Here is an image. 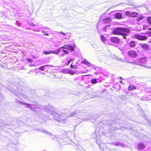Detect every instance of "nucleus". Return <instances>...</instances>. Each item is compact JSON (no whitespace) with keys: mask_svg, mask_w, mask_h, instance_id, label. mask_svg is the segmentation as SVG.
Returning <instances> with one entry per match:
<instances>
[{"mask_svg":"<svg viewBox=\"0 0 151 151\" xmlns=\"http://www.w3.org/2000/svg\"><path fill=\"white\" fill-rule=\"evenodd\" d=\"M129 29L124 27H117L114 29L112 33L114 35H121L124 39H126V37L130 32Z\"/></svg>","mask_w":151,"mask_h":151,"instance_id":"f03ea898","label":"nucleus"},{"mask_svg":"<svg viewBox=\"0 0 151 151\" xmlns=\"http://www.w3.org/2000/svg\"><path fill=\"white\" fill-rule=\"evenodd\" d=\"M120 83H122V81H121L119 82Z\"/></svg>","mask_w":151,"mask_h":151,"instance_id":"3c124183","label":"nucleus"},{"mask_svg":"<svg viewBox=\"0 0 151 151\" xmlns=\"http://www.w3.org/2000/svg\"><path fill=\"white\" fill-rule=\"evenodd\" d=\"M147 92L148 93H150L149 94L150 95H151V90L150 91H147Z\"/></svg>","mask_w":151,"mask_h":151,"instance_id":"37998d69","label":"nucleus"},{"mask_svg":"<svg viewBox=\"0 0 151 151\" xmlns=\"http://www.w3.org/2000/svg\"><path fill=\"white\" fill-rule=\"evenodd\" d=\"M145 100H150V99H148L147 98H146V97H145Z\"/></svg>","mask_w":151,"mask_h":151,"instance_id":"a18cd8bd","label":"nucleus"},{"mask_svg":"<svg viewBox=\"0 0 151 151\" xmlns=\"http://www.w3.org/2000/svg\"><path fill=\"white\" fill-rule=\"evenodd\" d=\"M114 16L115 18L118 19H121L123 18L122 14L121 13H116L114 14Z\"/></svg>","mask_w":151,"mask_h":151,"instance_id":"4468645a","label":"nucleus"},{"mask_svg":"<svg viewBox=\"0 0 151 151\" xmlns=\"http://www.w3.org/2000/svg\"><path fill=\"white\" fill-rule=\"evenodd\" d=\"M53 65H45L41 67H39L38 68H36V69H39L41 70L42 71H44L45 69H47L48 67H54Z\"/></svg>","mask_w":151,"mask_h":151,"instance_id":"9d476101","label":"nucleus"},{"mask_svg":"<svg viewBox=\"0 0 151 151\" xmlns=\"http://www.w3.org/2000/svg\"><path fill=\"white\" fill-rule=\"evenodd\" d=\"M111 145H114L115 146H120L124 147L125 146L124 144L120 142H114L111 143Z\"/></svg>","mask_w":151,"mask_h":151,"instance_id":"a211bd4d","label":"nucleus"},{"mask_svg":"<svg viewBox=\"0 0 151 151\" xmlns=\"http://www.w3.org/2000/svg\"><path fill=\"white\" fill-rule=\"evenodd\" d=\"M92 118V116L91 115H88L86 116V118L84 119V120H88Z\"/></svg>","mask_w":151,"mask_h":151,"instance_id":"473e14b6","label":"nucleus"},{"mask_svg":"<svg viewBox=\"0 0 151 151\" xmlns=\"http://www.w3.org/2000/svg\"><path fill=\"white\" fill-rule=\"evenodd\" d=\"M136 45V42L134 41H131L129 43V46L132 47H135Z\"/></svg>","mask_w":151,"mask_h":151,"instance_id":"5701e85b","label":"nucleus"},{"mask_svg":"<svg viewBox=\"0 0 151 151\" xmlns=\"http://www.w3.org/2000/svg\"><path fill=\"white\" fill-rule=\"evenodd\" d=\"M39 130L43 133H44L47 135H50L51 136V137L53 139H55V138H56L57 139H61V137L60 138L58 136H56L55 135H52L51 133H50L48 131L45 129H39Z\"/></svg>","mask_w":151,"mask_h":151,"instance_id":"423d86ee","label":"nucleus"},{"mask_svg":"<svg viewBox=\"0 0 151 151\" xmlns=\"http://www.w3.org/2000/svg\"><path fill=\"white\" fill-rule=\"evenodd\" d=\"M145 34H146L148 35H150V32H148L146 33H145Z\"/></svg>","mask_w":151,"mask_h":151,"instance_id":"a19ab883","label":"nucleus"},{"mask_svg":"<svg viewBox=\"0 0 151 151\" xmlns=\"http://www.w3.org/2000/svg\"><path fill=\"white\" fill-rule=\"evenodd\" d=\"M42 29H48V30H50V29L49 28H48L47 27H42Z\"/></svg>","mask_w":151,"mask_h":151,"instance_id":"e433bc0d","label":"nucleus"},{"mask_svg":"<svg viewBox=\"0 0 151 151\" xmlns=\"http://www.w3.org/2000/svg\"><path fill=\"white\" fill-rule=\"evenodd\" d=\"M134 78V76H133L132 77H131L130 78V79L131 80H132V78Z\"/></svg>","mask_w":151,"mask_h":151,"instance_id":"de8ad7c7","label":"nucleus"},{"mask_svg":"<svg viewBox=\"0 0 151 151\" xmlns=\"http://www.w3.org/2000/svg\"><path fill=\"white\" fill-rule=\"evenodd\" d=\"M83 120H84V119H83L81 118H79L76 119V121L77 122V123L80 124L82 122Z\"/></svg>","mask_w":151,"mask_h":151,"instance_id":"bb28decb","label":"nucleus"},{"mask_svg":"<svg viewBox=\"0 0 151 151\" xmlns=\"http://www.w3.org/2000/svg\"><path fill=\"white\" fill-rule=\"evenodd\" d=\"M82 79H83V78H84L83 77H82Z\"/></svg>","mask_w":151,"mask_h":151,"instance_id":"5fc2aeb1","label":"nucleus"},{"mask_svg":"<svg viewBox=\"0 0 151 151\" xmlns=\"http://www.w3.org/2000/svg\"><path fill=\"white\" fill-rule=\"evenodd\" d=\"M110 40L112 42L116 43H118L120 42L119 39L115 37H111L110 38Z\"/></svg>","mask_w":151,"mask_h":151,"instance_id":"9b49d317","label":"nucleus"},{"mask_svg":"<svg viewBox=\"0 0 151 151\" xmlns=\"http://www.w3.org/2000/svg\"><path fill=\"white\" fill-rule=\"evenodd\" d=\"M18 26H21V24H20V23H19V24H18Z\"/></svg>","mask_w":151,"mask_h":151,"instance_id":"09e8293b","label":"nucleus"},{"mask_svg":"<svg viewBox=\"0 0 151 151\" xmlns=\"http://www.w3.org/2000/svg\"><path fill=\"white\" fill-rule=\"evenodd\" d=\"M91 83L92 84H95L97 83V80L96 78H93L91 79Z\"/></svg>","mask_w":151,"mask_h":151,"instance_id":"a878e982","label":"nucleus"},{"mask_svg":"<svg viewBox=\"0 0 151 151\" xmlns=\"http://www.w3.org/2000/svg\"><path fill=\"white\" fill-rule=\"evenodd\" d=\"M43 151H45V150H44Z\"/></svg>","mask_w":151,"mask_h":151,"instance_id":"13d9d810","label":"nucleus"},{"mask_svg":"<svg viewBox=\"0 0 151 151\" xmlns=\"http://www.w3.org/2000/svg\"><path fill=\"white\" fill-rule=\"evenodd\" d=\"M67 133H71L70 132H68Z\"/></svg>","mask_w":151,"mask_h":151,"instance_id":"6e6d98bb","label":"nucleus"},{"mask_svg":"<svg viewBox=\"0 0 151 151\" xmlns=\"http://www.w3.org/2000/svg\"><path fill=\"white\" fill-rule=\"evenodd\" d=\"M127 54L129 56L134 58L136 57L138 55L137 53L134 50L129 51Z\"/></svg>","mask_w":151,"mask_h":151,"instance_id":"6e6552de","label":"nucleus"},{"mask_svg":"<svg viewBox=\"0 0 151 151\" xmlns=\"http://www.w3.org/2000/svg\"><path fill=\"white\" fill-rule=\"evenodd\" d=\"M108 28V27H106L107 29H109V28Z\"/></svg>","mask_w":151,"mask_h":151,"instance_id":"864d4df0","label":"nucleus"},{"mask_svg":"<svg viewBox=\"0 0 151 151\" xmlns=\"http://www.w3.org/2000/svg\"><path fill=\"white\" fill-rule=\"evenodd\" d=\"M71 43H73L68 45H64L63 46L60 47L59 48L57 49L56 50L51 51L52 53H53L57 55L61 51L62 49H68V50L71 51H73L75 47H76V45L74 43V42L73 41H70Z\"/></svg>","mask_w":151,"mask_h":151,"instance_id":"7ed1b4c3","label":"nucleus"},{"mask_svg":"<svg viewBox=\"0 0 151 151\" xmlns=\"http://www.w3.org/2000/svg\"><path fill=\"white\" fill-rule=\"evenodd\" d=\"M131 95L134 97L137 96V94L136 93H132Z\"/></svg>","mask_w":151,"mask_h":151,"instance_id":"4c0bfd02","label":"nucleus"},{"mask_svg":"<svg viewBox=\"0 0 151 151\" xmlns=\"http://www.w3.org/2000/svg\"><path fill=\"white\" fill-rule=\"evenodd\" d=\"M69 69L67 68H63V69L61 71L62 73H64L68 74Z\"/></svg>","mask_w":151,"mask_h":151,"instance_id":"4be33fe9","label":"nucleus"},{"mask_svg":"<svg viewBox=\"0 0 151 151\" xmlns=\"http://www.w3.org/2000/svg\"><path fill=\"white\" fill-rule=\"evenodd\" d=\"M136 88V87L133 85H130L128 87L129 91H131L133 89H135Z\"/></svg>","mask_w":151,"mask_h":151,"instance_id":"412c9836","label":"nucleus"},{"mask_svg":"<svg viewBox=\"0 0 151 151\" xmlns=\"http://www.w3.org/2000/svg\"><path fill=\"white\" fill-rule=\"evenodd\" d=\"M100 96L99 95H95L94 96V97H99Z\"/></svg>","mask_w":151,"mask_h":151,"instance_id":"79ce46f5","label":"nucleus"},{"mask_svg":"<svg viewBox=\"0 0 151 151\" xmlns=\"http://www.w3.org/2000/svg\"><path fill=\"white\" fill-rule=\"evenodd\" d=\"M117 60L119 61L123 62V59L120 58H116Z\"/></svg>","mask_w":151,"mask_h":151,"instance_id":"c9c22d12","label":"nucleus"},{"mask_svg":"<svg viewBox=\"0 0 151 151\" xmlns=\"http://www.w3.org/2000/svg\"><path fill=\"white\" fill-rule=\"evenodd\" d=\"M16 102L20 105H26L27 107L30 108V109L35 111H38V110L42 108L48 114L52 115L53 119L58 122H65L66 118L68 117L77 116L79 115V112L78 110H76L73 112L70 113V114H63L62 113H57L54 111V108L50 104L47 106H42L37 104H27L25 103L20 101L18 100H16Z\"/></svg>","mask_w":151,"mask_h":151,"instance_id":"f257e3e1","label":"nucleus"},{"mask_svg":"<svg viewBox=\"0 0 151 151\" xmlns=\"http://www.w3.org/2000/svg\"><path fill=\"white\" fill-rule=\"evenodd\" d=\"M59 33H61V34H63V35L64 36H65L66 35H67L68 34H67V33L65 34V33H63V32H59Z\"/></svg>","mask_w":151,"mask_h":151,"instance_id":"58836bf2","label":"nucleus"},{"mask_svg":"<svg viewBox=\"0 0 151 151\" xmlns=\"http://www.w3.org/2000/svg\"><path fill=\"white\" fill-rule=\"evenodd\" d=\"M113 87L119 90L121 88V85L118 82L116 83L113 86Z\"/></svg>","mask_w":151,"mask_h":151,"instance_id":"6ab92c4d","label":"nucleus"},{"mask_svg":"<svg viewBox=\"0 0 151 151\" xmlns=\"http://www.w3.org/2000/svg\"><path fill=\"white\" fill-rule=\"evenodd\" d=\"M43 53L45 55H47L52 53V52L51 51H43Z\"/></svg>","mask_w":151,"mask_h":151,"instance_id":"2f4dec72","label":"nucleus"},{"mask_svg":"<svg viewBox=\"0 0 151 151\" xmlns=\"http://www.w3.org/2000/svg\"><path fill=\"white\" fill-rule=\"evenodd\" d=\"M147 61V59L145 58H142L137 60H136L134 61L131 63L133 64L142 65L145 67V64Z\"/></svg>","mask_w":151,"mask_h":151,"instance_id":"20e7f679","label":"nucleus"},{"mask_svg":"<svg viewBox=\"0 0 151 151\" xmlns=\"http://www.w3.org/2000/svg\"><path fill=\"white\" fill-rule=\"evenodd\" d=\"M2 122L0 123V127H4L8 129H10V128L9 127H11L12 125V124H9L4 123L2 121Z\"/></svg>","mask_w":151,"mask_h":151,"instance_id":"ddd939ff","label":"nucleus"},{"mask_svg":"<svg viewBox=\"0 0 151 151\" xmlns=\"http://www.w3.org/2000/svg\"><path fill=\"white\" fill-rule=\"evenodd\" d=\"M102 22L103 23L109 24L111 22V19L110 17H108L103 19Z\"/></svg>","mask_w":151,"mask_h":151,"instance_id":"dca6fc26","label":"nucleus"},{"mask_svg":"<svg viewBox=\"0 0 151 151\" xmlns=\"http://www.w3.org/2000/svg\"><path fill=\"white\" fill-rule=\"evenodd\" d=\"M135 38L140 40H147V37L145 36H142L139 35H136Z\"/></svg>","mask_w":151,"mask_h":151,"instance_id":"1a4fd4ad","label":"nucleus"},{"mask_svg":"<svg viewBox=\"0 0 151 151\" xmlns=\"http://www.w3.org/2000/svg\"><path fill=\"white\" fill-rule=\"evenodd\" d=\"M147 26L146 25H144L143 26V29H147Z\"/></svg>","mask_w":151,"mask_h":151,"instance_id":"ea45409f","label":"nucleus"},{"mask_svg":"<svg viewBox=\"0 0 151 151\" xmlns=\"http://www.w3.org/2000/svg\"><path fill=\"white\" fill-rule=\"evenodd\" d=\"M75 58H70L69 60H68V62L67 63V65H68L72 61H73L74 59H75Z\"/></svg>","mask_w":151,"mask_h":151,"instance_id":"c85d7f7f","label":"nucleus"},{"mask_svg":"<svg viewBox=\"0 0 151 151\" xmlns=\"http://www.w3.org/2000/svg\"><path fill=\"white\" fill-rule=\"evenodd\" d=\"M63 49H61V53L60 54V56H63L65 55H66V54L69 55V54L68 53L69 52H73L74 51V50H73V51H70L68 50V51H67L66 50H64Z\"/></svg>","mask_w":151,"mask_h":151,"instance_id":"f8f14e48","label":"nucleus"},{"mask_svg":"<svg viewBox=\"0 0 151 151\" xmlns=\"http://www.w3.org/2000/svg\"><path fill=\"white\" fill-rule=\"evenodd\" d=\"M147 19L149 24L151 25V17L149 16L147 18Z\"/></svg>","mask_w":151,"mask_h":151,"instance_id":"7c9ffc66","label":"nucleus"},{"mask_svg":"<svg viewBox=\"0 0 151 151\" xmlns=\"http://www.w3.org/2000/svg\"><path fill=\"white\" fill-rule=\"evenodd\" d=\"M126 15L129 17H137L138 15V14L135 12H130L129 11H127L125 12Z\"/></svg>","mask_w":151,"mask_h":151,"instance_id":"0eeeda50","label":"nucleus"},{"mask_svg":"<svg viewBox=\"0 0 151 151\" xmlns=\"http://www.w3.org/2000/svg\"><path fill=\"white\" fill-rule=\"evenodd\" d=\"M148 30H151V28H148Z\"/></svg>","mask_w":151,"mask_h":151,"instance_id":"8fccbe9b","label":"nucleus"},{"mask_svg":"<svg viewBox=\"0 0 151 151\" xmlns=\"http://www.w3.org/2000/svg\"><path fill=\"white\" fill-rule=\"evenodd\" d=\"M26 60L28 62L30 63H32L33 62V60L30 58H27Z\"/></svg>","mask_w":151,"mask_h":151,"instance_id":"72a5a7b5","label":"nucleus"},{"mask_svg":"<svg viewBox=\"0 0 151 151\" xmlns=\"http://www.w3.org/2000/svg\"><path fill=\"white\" fill-rule=\"evenodd\" d=\"M42 32L43 33V34L44 35L47 36H48L49 35L48 34L46 33V32L42 30Z\"/></svg>","mask_w":151,"mask_h":151,"instance_id":"f704fd0d","label":"nucleus"},{"mask_svg":"<svg viewBox=\"0 0 151 151\" xmlns=\"http://www.w3.org/2000/svg\"><path fill=\"white\" fill-rule=\"evenodd\" d=\"M43 73V74H45L44 73Z\"/></svg>","mask_w":151,"mask_h":151,"instance_id":"4d7b16f0","label":"nucleus"},{"mask_svg":"<svg viewBox=\"0 0 151 151\" xmlns=\"http://www.w3.org/2000/svg\"><path fill=\"white\" fill-rule=\"evenodd\" d=\"M70 68L72 69H76L77 68V66L75 65H73V63H72L70 66Z\"/></svg>","mask_w":151,"mask_h":151,"instance_id":"c756f323","label":"nucleus"},{"mask_svg":"<svg viewBox=\"0 0 151 151\" xmlns=\"http://www.w3.org/2000/svg\"><path fill=\"white\" fill-rule=\"evenodd\" d=\"M145 147V145L142 143H140L138 145V148L139 150H143Z\"/></svg>","mask_w":151,"mask_h":151,"instance_id":"aec40b11","label":"nucleus"},{"mask_svg":"<svg viewBox=\"0 0 151 151\" xmlns=\"http://www.w3.org/2000/svg\"><path fill=\"white\" fill-rule=\"evenodd\" d=\"M101 18H101H101H100V19H101Z\"/></svg>","mask_w":151,"mask_h":151,"instance_id":"603ef678","label":"nucleus"},{"mask_svg":"<svg viewBox=\"0 0 151 151\" xmlns=\"http://www.w3.org/2000/svg\"><path fill=\"white\" fill-rule=\"evenodd\" d=\"M31 56L32 57V58H34V59H35L36 58V56H34V55H31Z\"/></svg>","mask_w":151,"mask_h":151,"instance_id":"49530a36","label":"nucleus"},{"mask_svg":"<svg viewBox=\"0 0 151 151\" xmlns=\"http://www.w3.org/2000/svg\"><path fill=\"white\" fill-rule=\"evenodd\" d=\"M21 87H19L17 88V91L13 89V91H12V92L16 96H18L19 98V96H23L24 97V96L22 93V89H21Z\"/></svg>","mask_w":151,"mask_h":151,"instance_id":"39448f33","label":"nucleus"},{"mask_svg":"<svg viewBox=\"0 0 151 151\" xmlns=\"http://www.w3.org/2000/svg\"><path fill=\"white\" fill-rule=\"evenodd\" d=\"M108 27V28H110L111 27V25H108L106 26L105 27L102 28V30L103 31H104V32H106L107 30L106 27Z\"/></svg>","mask_w":151,"mask_h":151,"instance_id":"393cba45","label":"nucleus"},{"mask_svg":"<svg viewBox=\"0 0 151 151\" xmlns=\"http://www.w3.org/2000/svg\"><path fill=\"white\" fill-rule=\"evenodd\" d=\"M139 45L144 50H147L149 49V45L147 44L140 43L139 44Z\"/></svg>","mask_w":151,"mask_h":151,"instance_id":"2eb2a0df","label":"nucleus"},{"mask_svg":"<svg viewBox=\"0 0 151 151\" xmlns=\"http://www.w3.org/2000/svg\"><path fill=\"white\" fill-rule=\"evenodd\" d=\"M30 25L32 26H35V24H34L33 23H31L30 24Z\"/></svg>","mask_w":151,"mask_h":151,"instance_id":"c03bdc74","label":"nucleus"},{"mask_svg":"<svg viewBox=\"0 0 151 151\" xmlns=\"http://www.w3.org/2000/svg\"><path fill=\"white\" fill-rule=\"evenodd\" d=\"M101 39L102 41L104 43L106 41V38L103 35L100 36Z\"/></svg>","mask_w":151,"mask_h":151,"instance_id":"b1692460","label":"nucleus"},{"mask_svg":"<svg viewBox=\"0 0 151 151\" xmlns=\"http://www.w3.org/2000/svg\"><path fill=\"white\" fill-rule=\"evenodd\" d=\"M76 72H75V71H73L72 70H71V69H69L68 73L69 74H70L71 75H73L76 74Z\"/></svg>","mask_w":151,"mask_h":151,"instance_id":"cd10ccee","label":"nucleus"},{"mask_svg":"<svg viewBox=\"0 0 151 151\" xmlns=\"http://www.w3.org/2000/svg\"><path fill=\"white\" fill-rule=\"evenodd\" d=\"M81 63L82 64L86 65L88 67L91 66L92 65L91 63L87 61L86 60H82L81 61Z\"/></svg>","mask_w":151,"mask_h":151,"instance_id":"f3484780","label":"nucleus"}]
</instances>
